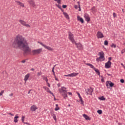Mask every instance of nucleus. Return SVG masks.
I'll use <instances>...</instances> for the list:
<instances>
[{"label":"nucleus","mask_w":125,"mask_h":125,"mask_svg":"<svg viewBox=\"0 0 125 125\" xmlns=\"http://www.w3.org/2000/svg\"><path fill=\"white\" fill-rule=\"evenodd\" d=\"M12 45L14 48H21L26 54L31 53V49L29 47L28 42L25 38L21 35L16 36Z\"/></svg>","instance_id":"obj_1"},{"label":"nucleus","mask_w":125,"mask_h":125,"mask_svg":"<svg viewBox=\"0 0 125 125\" xmlns=\"http://www.w3.org/2000/svg\"><path fill=\"white\" fill-rule=\"evenodd\" d=\"M67 88L65 87H61V88L59 89V92L62 95L64 99H66L68 97L67 95Z\"/></svg>","instance_id":"obj_2"},{"label":"nucleus","mask_w":125,"mask_h":125,"mask_svg":"<svg viewBox=\"0 0 125 125\" xmlns=\"http://www.w3.org/2000/svg\"><path fill=\"white\" fill-rule=\"evenodd\" d=\"M100 57L97 58V61H104L105 60V57H104V52L101 51L99 53Z\"/></svg>","instance_id":"obj_3"},{"label":"nucleus","mask_w":125,"mask_h":125,"mask_svg":"<svg viewBox=\"0 0 125 125\" xmlns=\"http://www.w3.org/2000/svg\"><path fill=\"white\" fill-rule=\"evenodd\" d=\"M42 52V48H39L32 50V53L33 55H38V54H41Z\"/></svg>","instance_id":"obj_4"},{"label":"nucleus","mask_w":125,"mask_h":125,"mask_svg":"<svg viewBox=\"0 0 125 125\" xmlns=\"http://www.w3.org/2000/svg\"><path fill=\"white\" fill-rule=\"evenodd\" d=\"M38 42V43H40V44H41V45L43 46V47H44L45 49L49 50V51H53V48H52L51 47L48 46L44 44H43L42 42Z\"/></svg>","instance_id":"obj_5"},{"label":"nucleus","mask_w":125,"mask_h":125,"mask_svg":"<svg viewBox=\"0 0 125 125\" xmlns=\"http://www.w3.org/2000/svg\"><path fill=\"white\" fill-rule=\"evenodd\" d=\"M19 22L20 23V24H21V25L22 26H25V27H26V28H31V25H30L29 24H27L26 21L22 20H20Z\"/></svg>","instance_id":"obj_6"},{"label":"nucleus","mask_w":125,"mask_h":125,"mask_svg":"<svg viewBox=\"0 0 125 125\" xmlns=\"http://www.w3.org/2000/svg\"><path fill=\"white\" fill-rule=\"evenodd\" d=\"M68 38L70 41L72 42V43H76V42L75 41V39H74V35L72 33L68 32Z\"/></svg>","instance_id":"obj_7"},{"label":"nucleus","mask_w":125,"mask_h":125,"mask_svg":"<svg viewBox=\"0 0 125 125\" xmlns=\"http://www.w3.org/2000/svg\"><path fill=\"white\" fill-rule=\"evenodd\" d=\"M43 88H44V89L45 90V91H46L48 93H50V94H51L52 95V96H54V97H55V96H54V94H53V93H52L51 92V91H50V90L49 89V88H48L46 86H43Z\"/></svg>","instance_id":"obj_8"},{"label":"nucleus","mask_w":125,"mask_h":125,"mask_svg":"<svg viewBox=\"0 0 125 125\" xmlns=\"http://www.w3.org/2000/svg\"><path fill=\"white\" fill-rule=\"evenodd\" d=\"M97 37L98 39H102L104 38V35H103V33L100 31H98L97 33Z\"/></svg>","instance_id":"obj_9"},{"label":"nucleus","mask_w":125,"mask_h":125,"mask_svg":"<svg viewBox=\"0 0 125 125\" xmlns=\"http://www.w3.org/2000/svg\"><path fill=\"white\" fill-rule=\"evenodd\" d=\"M112 64V62H111V61H108L107 62L105 63V68L106 69H109V68H111V65Z\"/></svg>","instance_id":"obj_10"},{"label":"nucleus","mask_w":125,"mask_h":125,"mask_svg":"<svg viewBox=\"0 0 125 125\" xmlns=\"http://www.w3.org/2000/svg\"><path fill=\"white\" fill-rule=\"evenodd\" d=\"M75 44L77 46V48L78 49H80V50H82L83 48V45L81 44L80 43H75Z\"/></svg>","instance_id":"obj_11"},{"label":"nucleus","mask_w":125,"mask_h":125,"mask_svg":"<svg viewBox=\"0 0 125 125\" xmlns=\"http://www.w3.org/2000/svg\"><path fill=\"white\" fill-rule=\"evenodd\" d=\"M30 110L32 112H35L36 110H38V107L35 105H33L31 106Z\"/></svg>","instance_id":"obj_12"},{"label":"nucleus","mask_w":125,"mask_h":125,"mask_svg":"<svg viewBox=\"0 0 125 125\" xmlns=\"http://www.w3.org/2000/svg\"><path fill=\"white\" fill-rule=\"evenodd\" d=\"M16 3H17V4H18V5H20L21 7H22V8L25 7V5H24V3L19 1H16Z\"/></svg>","instance_id":"obj_13"},{"label":"nucleus","mask_w":125,"mask_h":125,"mask_svg":"<svg viewBox=\"0 0 125 125\" xmlns=\"http://www.w3.org/2000/svg\"><path fill=\"white\" fill-rule=\"evenodd\" d=\"M93 91V89L92 88H89L87 89V91L86 92L87 95H88V94L91 95Z\"/></svg>","instance_id":"obj_14"},{"label":"nucleus","mask_w":125,"mask_h":125,"mask_svg":"<svg viewBox=\"0 0 125 125\" xmlns=\"http://www.w3.org/2000/svg\"><path fill=\"white\" fill-rule=\"evenodd\" d=\"M28 2L30 4V5H32L33 7H35L36 6V5L35 4V2L33 0H28Z\"/></svg>","instance_id":"obj_15"},{"label":"nucleus","mask_w":125,"mask_h":125,"mask_svg":"<svg viewBox=\"0 0 125 125\" xmlns=\"http://www.w3.org/2000/svg\"><path fill=\"white\" fill-rule=\"evenodd\" d=\"M29 78H30V73H28L24 76V81L25 82V83H26L27 80H29Z\"/></svg>","instance_id":"obj_16"},{"label":"nucleus","mask_w":125,"mask_h":125,"mask_svg":"<svg viewBox=\"0 0 125 125\" xmlns=\"http://www.w3.org/2000/svg\"><path fill=\"white\" fill-rule=\"evenodd\" d=\"M84 17L86 21H87V22H89V21H90V19L88 15H87V14H85Z\"/></svg>","instance_id":"obj_17"},{"label":"nucleus","mask_w":125,"mask_h":125,"mask_svg":"<svg viewBox=\"0 0 125 125\" xmlns=\"http://www.w3.org/2000/svg\"><path fill=\"white\" fill-rule=\"evenodd\" d=\"M79 75V73H72L71 74H68V77H76Z\"/></svg>","instance_id":"obj_18"},{"label":"nucleus","mask_w":125,"mask_h":125,"mask_svg":"<svg viewBox=\"0 0 125 125\" xmlns=\"http://www.w3.org/2000/svg\"><path fill=\"white\" fill-rule=\"evenodd\" d=\"M19 118V116H18L17 115L14 118V123H18V119Z\"/></svg>","instance_id":"obj_19"},{"label":"nucleus","mask_w":125,"mask_h":125,"mask_svg":"<svg viewBox=\"0 0 125 125\" xmlns=\"http://www.w3.org/2000/svg\"><path fill=\"white\" fill-rule=\"evenodd\" d=\"M77 20H78V21H80L81 23H83V19L82 18H81V17L79 16H77Z\"/></svg>","instance_id":"obj_20"},{"label":"nucleus","mask_w":125,"mask_h":125,"mask_svg":"<svg viewBox=\"0 0 125 125\" xmlns=\"http://www.w3.org/2000/svg\"><path fill=\"white\" fill-rule=\"evenodd\" d=\"M63 15H64V17L66 19H70V18L69 17V15H68V14L65 12H63Z\"/></svg>","instance_id":"obj_21"},{"label":"nucleus","mask_w":125,"mask_h":125,"mask_svg":"<svg viewBox=\"0 0 125 125\" xmlns=\"http://www.w3.org/2000/svg\"><path fill=\"white\" fill-rule=\"evenodd\" d=\"M83 117L86 120H90V118H89V117H88V116H87L86 114H83Z\"/></svg>","instance_id":"obj_22"},{"label":"nucleus","mask_w":125,"mask_h":125,"mask_svg":"<svg viewBox=\"0 0 125 125\" xmlns=\"http://www.w3.org/2000/svg\"><path fill=\"white\" fill-rule=\"evenodd\" d=\"M93 70H94V71L96 72V73H97V74H98L99 76H100V72H99V70L98 69H96L95 68V67H94L93 68Z\"/></svg>","instance_id":"obj_23"},{"label":"nucleus","mask_w":125,"mask_h":125,"mask_svg":"<svg viewBox=\"0 0 125 125\" xmlns=\"http://www.w3.org/2000/svg\"><path fill=\"white\" fill-rule=\"evenodd\" d=\"M110 83H111V81H107L105 83L106 86H107V88H109L110 87Z\"/></svg>","instance_id":"obj_24"},{"label":"nucleus","mask_w":125,"mask_h":125,"mask_svg":"<svg viewBox=\"0 0 125 125\" xmlns=\"http://www.w3.org/2000/svg\"><path fill=\"white\" fill-rule=\"evenodd\" d=\"M51 116L52 117H53L54 120L56 122L57 121L56 115L54 113H52Z\"/></svg>","instance_id":"obj_25"},{"label":"nucleus","mask_w":125,"mask_h":125,"mask_svg":"<svg viewBox=\"0 0 125 125\" xmlns=\"http://www.w3.org/2000/svg\"><path fill=\"white\" fill-rule=\"evenodd\" d=\"M87 66H89V67H90L92 69H94V66H93V65L90 64V63H85Z\"/></svg>","instance_id":"obj_26"},{"label":"nucleus","mask_w":125,"mask_h":125,"mask_svg":"<svg viewBox=\"0 0 125 125\" xmlns=\"http://www.w3.org/2000/svg\"><path fill=\"white\" fill-rule=\"evenodd\" d=\"M60 108L58 107V105L57 104H56V108H55V110L58 111V110H60Z\"/></svg>","instance_id":"obj_27"},{"label":"nucleus","mask_w":125,"mask_h":125,"mask_svg":"<svg viewBox=\"0 0 125 125\" xmlns=\"http://www.w3.org/2000/svg\"><path fill=\"white\" fill-rule=\"evenodd\" d=\"M55 1H57L58 2V4H61V0H53Z\"/></svg>","instance_id":"obj_28"},{"label":"nucleus","mask_w":125,"mask_h":125,"mask_svg":"<svg viewBox=\"0 0 125 125\" xmlns=\"http://www.w3.org/2000/svg\"><path fill=\"white\" fill-rule=\"evenodd\" d=\"M110 46H111V47H113L114 48H116V44H115L114 43H112Z\"/></svg>","instance_id":"obj_29"},{"label":"nucleus","mask_w":125,"mask_h":125,"mask_svg":"<svg viewBox=\"0 0 125 125\" xmlns=\"http://www.w3.org/2000/svg\"><path fill=\"white\" fill-rule=\"evenodd\" d=\"M4 93V90H1L0 92V96H2V94Z\"/></svg>","instance_id":"obj_30"},{"label":"nucleus","mask_w":125,"mask_h":125,"mask_svg":"<svg viewBox=\"0 0 125 125\" xmlns=\"http://www.w3.org/2000/svg\"><path fill=\"white\" fill-rule=\"evenodd\" d=\"M21 121H22V123H24V121H25V116H22Z\"/></svg>","instance_id":"obj_31"},{"label":"nucleus","mask_w":125,"mask_h":125,"mask_svg":"<svg viewBox=\"0 0 125 125\" xmlns=\"http://www.w3.org/2000/svg\"><path fill=\"white\" fill-rule=\"evenodd\" d=\"M97 112L98 114H102V110H98Z\"/></svg>","instance_id":"obj_32"},{"label":"nucleus","mask_w":125,"mask_h":125,"mask_svg":"<svg viewBox=\"0 0 125 125\" xmlns=\"http://www.w3.org/2000/svg\"><path fill=\"white\" fill-rule=\"evenodd\" d=\"M99 99L100 100H103V101L105 100V98H104V97H103V96L101 98H99Z\"/></svg>","instance_id":"obj_33"},{"label":"nucleus","mask_w":125,"mask_h":125,"mask_svg":"<svg viewBox=\"0 0 125 125\" xmlns=\"http://www.w3.org/2000/svg\"><path fill=\"white\" fill-rule=\"evenodd\" d=\"M56 6H57V7H58V8H59L60 9H61V5L57 4H56Z\"/></svg>","instance_id":"obj_34"},{"label":"nucleus","mask_w":125,"mask_h":125,"mask_svg":"<svg viewBox=\"0 0 125 125\" xmlns=\"http://www.w3.org/2000/svg\"><path fill=\"white\" fill-rule=\"evenodd\" d=\"M92 12L94 13L95 12V7H93L91 8Z\"/></svg>","instance_id":"obj_35"},{"label":"nucleus","mask_w":125,"mask_h":125,"mask_svg":"<svg viewBox=\"0 0 125 125\" xmlns=\"http://www.w3.org/2000/svg\"><path fill=\"white\" fill-rule=\"evenodd\" d=\"M79 98H80V101L81 102V104H83V98H82V97H80Z\"/></svg>","instance_id":"obj_36"},{"label":"nucleus","mask_w":125,"mask_h":125,"mask_svg":"<svg viewBox=\"0 0 125 125\" xmlns=\"http://www.w3.org/2000/svg\"><path fill=\"white\" fill-rule=\"evenodd\" d=\"M42 78L44 81H45L46 79H47V77H45L44 75L42 76Z\"/></svg>","instance_id":"obj_37"},{"label":"nucleus","mask_w":125,"mask_h":125,"mask_svg":"<svg viewBox=\"0 0 125 125\" xmlns=\"http://www.w3.org/2000/svg\"><path fill=\"white\" fill-rule=\"evenodd\" d=\"M114 86V83L112 82L110 83V85L109 86H110L111 87H113Z\"/></svg>","instance_id":"obj_38"},{"label":"nucleus","mask_w":125,"mask_h":125,"mask_svg":"<svg viewBox=\"0 0 125 125\" xmlns=\"http://www.w3.org/2000/svg\"><path fill=\"white\" fill-rule=\"evenodd\" d=\"M104 45H108V41H105L104 42Z\"/></svg>","instance_id":"obj_39"},{"label":"nucleus","mask_w":125,"mask_h":125,"mask_svg":"<svg viewBox=\"0 0 125 125\" xmlns=\"http://www.w3.org/2000/svg\"><path fill=\"white\" fill-rule=\"evenodd\" d=\"M113 18H116L117 17V15L116 14V13H113Z\"/></svg>","instance_id":"obj_40"},{"label":"nucleus","mask_w":125,"mask_h":125,"mask_svg":"<svg viewBox=\"0 0 125 125\" xmlns=\"http://www.w3.org/2000/svg\"><path fill=\"white\" fill-rule=\"evenodd\" d=\"M120 82L122 83H125V80L124 79H121L120 80Z\"/></svg>","instance_id":"obj_41"},{"label":"nucleus","mask_w":125,"mask_h":125,"mask_svg":"<svg viewBox=\"0 0 125 125\" xmlns=\"http://www.w3.org/2000/svg\"><path fill=\"white\" fill-rule=\"evenodd\" d=\"M42 75V72H38L37 73V76H41Z\"/></svg>","instance_id":"obj_42"},{"label":"nucleus","mask_w":125,"mask_h":125,"mask_svg":"<svg viewBox=\"0 0 125 125\" xmlns=\"http://www.w3.org/2000/svg\"><path fill=\"white\" fill-rule=\"evenodd\" d=\"M77 94H78V97H79V98H80V97H82L81 96V94H80V93L77 92Z\"/></svg>","instance_id":"obj_43"},{"label":"nucleus","mask_w":125,"mask_h":125,"mask_svg":"<svg viewBox=\"0 0 125 125\" xmlns=\"http://www.w3.org/2000/svg\"><path fill=\"white\" fill-rule=\"evenodd\" d=\"M66 7H67V5H62V8H66Z\"/></svg>","instance_id":"obj_44"},{"label":"nucleus","mask_w":125,"mask_h":125,"mask_svg":"<svg viewBox=\"0 0 125 125\" xmlns=\"http://www.w3.org/2000/svg\"><path fill=\"white\" fill-rule=\"evenodd\" d=\"M55 80L56 81H57L58 82L59 81V80H58V78H57L56 77V76H55Z\"/></svg>","instance_id":"obj_45"},{"label":"nucleus","mask_w":125,"mask_h":125,"mask_svg":"<svg viewBox=\"0 0 125 125\" xmlns=\"http://www.w3.org/2000/svg\"><path fill=\"white\" fill-rule=\"evenodd\" d=\"M54 67L55 66H54L53 68H52V72H53V73H54L55 72H54Z\"/></svg>","instance_id":"obj_46"},{"label":"nucleus","mask_w":125,"mask_h":125,"mask_svg":"<svg viewBox=\"0 0 125 125\" xmlns=\"http://www.w3.org/2000/svg\"><path fill=\"white\" fill-rule=\"evenodd\" d=\"M47 84L48 87H50V84H49V83H47Z\"/></svg>","instance_id":"obj_47"},{"label":"nucleus","mask_w":125,"mask_h":125,"mask_svg":"<svg viewBox=\"0 0 125 125\" xmlns=\"http://www.w3.org/2000/svg\"><path fill=\"white\" fill-rule=\"evenodd\" d=\"M23 124H25V125H30V124H29V123L24 122Z\"/></svg>","instance_id":"obj_48"},{"label":"nucleus","mask_w":125,"mask_h":125,"mask_svg":"<svg viewBox=\"0 0 125 125\" xmlns=\"http://www.w3.org/2000/svg\"><path fill=\"white\" fill-rule=\"evenodd\" d=\"M111 60H112V58L111 57L108 58V61H110Z\"/></svg>","instance_id":"obj_49"},{"label":"nucleus","mask_w":125,"mask_h":125,"mask_svg":"<svg viewBox=\"0 0 125 125\" xmlns=\"http://www.w3.org/2000/svg\"><path fill=\"white\" fill-rule=\"evenodd\" d=\"M13 95V93H12L11 94H9V96H12Z\"/></svg>","instance_id":"obj_50"},{"label":"nucleus","mask_w":125,"mask_h":125,"mask_svg":"<svg viewBox=\"0 0 125 125\" xmlns=\"http://www.w3.org/2000/svg\"><path fill=\"white\" fill-rule=\"evenodd\" d=\"M25 62H26V61L25 60H22L21 61V63H25Z\"/></svg>","instance_id":"obj_51"},{"label":"nucleus","mask_w":125,"mask_h":125,"mask_svg":"<svg viewBox=\"0 0 125 125\" xmlns=\"http://www.w3.org/2000/svg\"><path fill=\"white\" fill-rule=\"evenodd\" d=\"M45 82L47 83H48V79L47 78V79H46L45 80Z\"/></svg>","instance_id":"obj_52"},{"label":"nucleus","mask_w":125,"mask_h":125,"mask_svg":"<svg viewBox=\"0 0 125 125\" xmlns=\"http://www.w3.org/2000/svg\"><path fill=\"white\" fill-rule=\"evenodd\" d=\"M79 11H81V5L79 4Z\"/></svg>","instance_id":"obj_53"},{"label":"nucleus","mask_w":125,"mask_h":125,"mask_svg":"<svg viewBox=\"0 0 125 125\" xmlns=\"http://www.w3.org/2000/svg\"><path fill=\"white\" fill-rule=\"evenodd\" d=\"M74 7H75V8H76V9H78V6L75 5V6H74Z\"/></svg>","instance_id":"obj_54"},{"label":"nucleus","mask_w":125,"mask_h":125,"mask_svg":"<svg viewBox=\"0 0 125 125\" xmlns=\"http://www.w3.org/2000/svg\"><path fill=\"white\" fill-rule=\"evenodd\" d=\"M53 74L54 76V77H56V75H55V72H53Z\"/></svg>","instance_id":"obj_55"},{"label":"nucleus","mask_w":125,"mask_h":125,"mask_svg":"<svg viewBox=\"0 0 125 125\" xmlns=\"http://www.w3.org/2000/svg\"><path fill=\"white\" fill-rule=\"evenodd\" d=\"M9 115H11V116H14V115H13V114H12L11 113H9Z\"/></svg>","instance_id":"obj_56"},{"label":"nucleus","mask_w":125,"mask_h":125,"mask_svg":"<svg viewBox=\"0 0 125 125\" xmlns=\"http://www.w3.org/2000/svg\"><path fill=\"white\" fill-rule=\"evenodd\" d=\"M68 94H69V95H72V93L71 92H68Z\"/></svg>","instance_id":"obj_57"},{"label":"nucleus","mask_w":125,"mask_h":125,"mask_svg":"<svg viewBox=\"0 0 125 125\" xmlns=\"http://www.w3.org/2000/svg\"><path fill=\"white\" fill-rule=\"evenodd\" d=\"M101 82H102L103 83V82H104V79H103V78H102L101 79Z\"/></svg>","instance_id":"obj_58"},{"label":"nucleus","mask_w":125,"mask_h":125,"mask_svg":"<svg viewBox=\"0 0 125 125\" xmlns=\"http://www.w3.org/2000/svg\"><path fill=\"white\" fill-rule=\"evenodd\" d=\"M64 77H69V75L68 74V75H65Z\"/></svg>","instance_id":"obj_59"},{"label":"nucleus","mask_w":125,"mask_h":125,"mask_svg":"<svg viewBox=\"0 0 125 125\" xmlns=\"http://www.w3.org/2000/svg\"><path fill=\"white\" fill-rule=\"evenodd\" d=\"M58 86L59 87L60 86V83H58Z\"/></svg>","instance_id":"obj_60"},{"label":"nucleus","mask_w":125,"mask_h":125,"mask_svg":"<svg viewBox=\"0 0 125 125\" xmlns=\"http://www.w3.org/2000/svg\"><path fill=\"white\" fill-rule=\"evenodd\" d=\"M30 91H31V90H30L28 92V94H30Z\"/></svg>","instance_id":"obj_61"},{"label":"nucleus","mask_w":125,"mask_h":125,"mask_svg":"<svg viewBox=\"0 0 125 125\" xmlns=\"http://www.w3.org/2000/svg\"><path fill=\"white\" fill-rule=\"evenodd\" d=\"M31 70V71H34L35 70V69L32 68Z\"/></svg>","instance_id":"obj_62"},{"label":"nucleus","mask_w":125,"mask_h":125,"mask_svg":"<svg viewBox=\"0 0 125 125\" xmlns=\"http://www.w3.org/2000/svg\"><path fill=\"white\" fill-rule=\"evenodd\" d=\"M121 65L122 66H123V67L124 66V63H121Z\"/></svg>","instance_id":"obj_63"},{"label":"nucleus","mask_w":125,"mask_h":125,"mask_svg":"<svg viewBox=\"0 0 125 125\" xmlns=\"http://www.w3.org/2000/svg\"><path fill=\"white\" fill-rule=\"evenodd\" d=\"M77 3H78V4H80V1L77 2Z\"/></svg>","instance_id":"obj_64"}]
</instances>
